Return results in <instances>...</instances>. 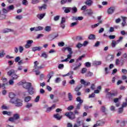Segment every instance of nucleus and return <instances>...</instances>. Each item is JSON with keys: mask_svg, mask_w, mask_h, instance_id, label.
I'll return each instance as SVG.
<instances>
[{"mask_svg": "<svg viewBox=\"0 0 127 127\" xmlns=\"http://www.w3.org/2000/svg\"><path fill=\"white\" fill-rule=\"evenodd\" d=\"M18 85H21L24 89L27 90L28 93H29L30 95H33L35 92V89L32 87V84L30 82L22 81L18 83Z\"/></svg>", "mask_w": 127, "mask_h": 127, "instance_id": "obj_1", "label": "nucleus"}, {"mask_svg": "<svg viewBox=\"0 0 127 127\" xmlns=\"http://www.w3.org/2000/svg\"><path fill=\"white\" fill-rule=\"evenodd\" d=\"M64 50H67V51L69 52V54L67 56V58L64 60H63L61 61L62 63H63V62H68V61H69V59H71L72 57V54H73V52H72V48L66 47L65 48Z\"/></svg>", "mask_w": 127, "mask_h": 127, "instance_id": "obj_2", "label": "nucleus"}, {"mask_svg": "<svg viewBox=\"0 0 127 127\" xmlns=\"http://www.w3.org/2000/svg\"><path fill=\"white\" fill-rule=\"evenodd\" d=\"M76 102H78V104L76 105L75 106V110H80L81 109V106H82V104H83L84 101L81 99V97L78 96L76 99Z\"/></svg>", "mask_w": 127, "mask_h": 127, "instance_id": "obj_3", "label": "nucleus"}, {"mask_svg": "<svg viewBox=\"0 0 127 127\" xmlns=\"http://www.w3.org/2000/svg\"><path fill=\"white\" fill-rule=\"evenodd\" d=\"M65 116L68 118L69 120H75L76 119V116H75L74 114L72 112H66L65 114Z\"/></svg>", "mask_w": 127, "mask_h": 127, "instance_id": "obj_4", "label": "nucleus"}, {"mask_svg": "<svg viewBox=\"0 0 127 127\" xmlns=\"http://www.w3.org/2000/svg\"><path fill=\"white\" fill-rule=\"evenodd\" d=\"M115 10H116V8L114 6L110 7L107 10V12L108 14H113L114 12H115Z\"/></svg>", "mask_w": 127, "mask_h": 127, "instance_id": "obj_5", "label": "nucleus"}, {"mask_svg": "<svg viewBox=\"0 0 127 127\" xmlns=\"http://www.w3.org/2000/svg\"><path fill=\"white\" fill-rule=\"evenodd\" d=\"M124 62H124V60H123L122 62H121L119 59H117L116 60L115 64L117 65V66H119H119H123V65H124Z\"/></svg>", "mask_w": 127, "mask_h": 127, "instance_id": "obj_6", "label": "nucleus"}, {"mask_svg": "<svg viewBox=\"0 0 127 127\" xmlns=\"http://www.w3.org/2000/svg\"><path fill=\"white\" fill-rule=\"evenodd\" d=\"M32 43H33V40H29L27 41V43L25 46V48L27 49L29 48V47L31 46V44H32Z\"/></svg>", "mask_w": 127, "mask_h": 127, "instance_id": "obj_7", "label": "nucleus"}, {"mask_svg": "<svg viewBox=\"0 0 127 127\" xmlns=\"http://www.w3.org/2000/svg\"><path fill=\"white\" fill-rule=\"evenodd\" d=\"M46 15V13H39L37 15V17L40 20H41V19H43L44 18V16Z\"/></svg>", "mask_w": 127, "mask_h": 127, "instance_id": "obj_8", "label": "nucleus"}, {"mask_svg": "<svg viewBox=\"0 0 127 127\" xmlns=\"http://www.w3.org/2000/svg\"><path fill=\"white\" fill-rule=\"evenodd\" d=\"M56 37H58V35H57L53 37L52 35L50 34L47 36V39L50 40V41H52V40H53V39H55Z\"/></svg>", "mask_w": 127, "mask_h": 127, "instance_id": "obj_9", "label": "nucleus"}, {"mask_svg": "<svg viewBox=\"0 0 127 127\" xmlns=\"http://www.w3.org/2000/svg\"><path fill=\"white\" fill-rule=\"evenodd\" d=\"M22 100L21 99H18V100L16 102V103L15 104V107H21L22 106Z\"/></svg>", "mask_w": 127, "mask_h": 127, "instance_id": "obj_10", "label": "nucleus"}, {"mask_svg": "<svg viewBox=\"0 0 127 127\" xmlns=\"http://www.w3.org/2000/svg\"><path fill=\"white\" fill-rule=\"evenodd\" d=\"M63 9L64 10L65 13H69L71 11L70 7H63Z\"/></svg>", "mask_w": 127, "mask_h": 127, "instance_id": "obj_11", "label": "nucleus"}, {"mask_svg": "<svg viewBox=\"0 0 127 127\" xmlns=\"http://www.w3.org/2000/svg\"><path fill=\"white\" fill-rule=\"evenodd\" d=\"M63 116H60V115H59V114L57 113L56 114H55L54 115V118L55 119H56L57 120V121H60V120H61V119H62Z\"/></svg>", "mask_w": 127, "mask_h": 127, "instance_id": "obj_12", "label": "nucleus"}, {"mask_svg": "<svg viewBox=\"0 0 127 127\" xmlns=\"http://www.w3.org/2000/svg\"><path fill=\"white\" fill-rule=\"evenodd\" d=\"M56 107V105L54 104L51 107H49L47 108L46 113H50L52 110H54V109H55V107Z\"/></svg>", "mask_w": 127, "mask_h": 127, "instance_id": "obj_13", "label": "nucleus"}, {"mask_svg": "<svg viewBox=\"0 0 127 127\" xmlns=\"http://www.w3.org/2000/svg\"><path fill=\"white\" fill-rule=\"evenodd\" d=\"M114 58H115V56L114 55H109L107 57L106 60H107V61H113Z\"/></svg>", "mask_w": 127, "mask_h": 127, "instance_id": "obj_14", "label": "nucleus"}, {"mask_svg": "<svg viewBox=\"0 0 127 127\" xmlns=\"http://www.w3.org/2000/svg\"><path fill=\"white\" fill-rule=\"evenodd\" d=\"M42 49V47H33L32 48V51L35 52V51H40Z\"/></svg>", "mask_w": 127, "mask_h": 127, "instance_id": "obj_15", "label": "nucleus"}, {"mask_svg": "<svg viewBox=\"0 0 127 127\" xmlns=\"http://www.w3.org/2000/svg\"><path fill=\"white\" fill-rule=\"evenodd\" d=\"M80 83L81 84L84 85V86H89V85L91 84V83H90L89 82H86L84 79H81Z\"/></svg>", "mask_w": 127, "mask_h": 127, "instance_id": "obj_16", "label": "nucleus"}, {"mask_svg": "<svg viewBox=\"0 0 127 127\" xmlns=\"http://www.w3.org/2000/svg\"><path fill=\"white\" fill-rule=\"evenodd\" d=\"M14 74H15V70L13 69H11L7 72V75L8 76H12Z\"/></svg>", "mask_w": 127, "mask_h": 127, "instance_id": "obj_17", "label": "nucleus"}, {"mask_svg": "<svg viewBox=\"0 0 127 127\" xmlns=\"http://www.w3.org/2000/svg\"><path fill=\"white\" fill-rule=\"evenodd\" d=\"M11 31H13V30L11 29L5 28L2 30V33H7L8 32H11Z\"/></svg>", "mask_w": 127, "mask_h": 127, "instance_id": "obj_18", "label": "nucleus"}, {"mask_svg": "<svg viewBox=\"0 0 127 127\" xmlns=\"http://www.w3.org/2000/svg\"><path fill=\"white\" fill-rule=\"evenodd\" d=\"M88 11V12L85 13V15H89V16H91V15H93L94 14V12L92 9H89Z\"/></svg>", "mask_w": 127, "mask_h": 127, "instance_id": "obj_19", "label": "nucleus"}, {"mask_svg": "<svg viewBox=\"0 0 127 127\" xmlns=\"http://www.w3.org/2000/svg\"><path fill=\"white\" fill-rule=\"evenodd\" d=\"M85 3L86 4V5L91 6V5L93 4V1H92V0H86Z\"/></svg>", "mask_w": 127, "mask_h": 127, "instance_id": "obj_20", "label": "nucleus"}, {"mask_svg": "<svg viewBox=\"0 0 127 127\" xmlns=\"http://www.w3.org/2000/svg\"><path fill=\"white\" fill-rule=\"evenodd\" d=\"M44 30L46 32H50L52 30V27L50 26H47L45 27Z\"/></svg>", "mask_w": 127, "mask_h": 127, "instance_id": "obj_21", "label": "nucleus"}, {"mask_svg": "<svg viewBox=\"0 0 127 127\" xmlns=\"http://www.w3.org/2000/svg\"><path fill=\"white\" fill-rule=\"evenodd\" d=\"M19 99H17V98H12L10 99V103H11L12 104H14L15 105V103L19 100Z\"/></svg>", "mask_w": 127, "mask_h": 127, "instance_id": "obj_22", "label": "nucleus"}, {"mask_svg": "<svg viewBox=\"0 0 127 127\" xmlns=\"http://www.w3.org/2000/svg\"><path fill=\"white\" fill-rule=\"evenodd\" d=\"M31 100V96H27V97H25L24 98V102H25V103H28V102H30Z\"/></svg>", "mask_w": 127, "mask_h": 127, "instance_id": "obj_23", "label": "nucleus"}, {"mask_svg": "<svg viewBox=\"0 0 127 127\" xmlns=\"http://www.w3.org/2000/svg\"><path fill=\"white\" fill-rule=\"evenodd\" d=\"M71 13H76L77 11H78V9H77V7H71Z\"/></svg>", "mask_w": 127, "mask_h": 127, "instance_id": "obj_24", "label": "nucleus"}, {"mask_svg": "<svg viewBox=\"0 0 127 127\" xmlns=\"http://www.w3.org/2000/svg\"><path fill=\"white\" fill-rule=\"evenodd\" d=\"M47 6V5H46V4H44L41 6H39L38 8L39 10H42V9H46Z\"/></svg>", "mask_w": 127, "mask_h": 127, "instance_id": "obj_25", "label": "nucleus"}, {"mask_svg": "<svg viewBox=\"0 0 127 127\" xmlns=\"http://www.w3.org/2000/svg\"><path fill=\"white\" fill-rule=\"evenodd\" d=\"M117 44H119V43H118V42L117 41H116L115 40L112 41L111 45L113 48H115V47H116V45H117Z\"/></svg>", "mask_w": 127, "mask_h": 127, "instance_id": "obj_26", "label": "nucleus"}, {"mask_svg": "<svg viewBox=\"0 0 127 127\" xmlns=\"http://www.w3.org/2000/svg\"><path fill=\"white\" fill-rule=\"evenodd\" d=\"M88 39L90 40H94V39H96V36L94 34H90L88 36Z\"/></svg>", "mask_w": 127, "mask_h": 127, "instance_id": "obj_27", "label": "nucleus"}, {"mask_svg": "<svg viewBox=\"0 0 127 127\" xmlns=\"http://www.w3.org/2000/svg\"><path fill=\"white\" fill-rule=\"evenodd\" d=\"M7 9L8 11L9 10H13L14 9V6L13 5H11L7 7Z\"/></svg>", "mask_w": 127, "mask_h": 127, "instance_id": "obj_28", "label": "nucleus"}, {"mask_svg": "<svg viewBox=\"0 0 127 127\" xmlns=\"http://www.w3.org/2000/svg\"><path fill=\"white\" fill-rule=\"evenodd\" d=\"M107 96L109 99H111V98H112V97H114V96H116V94L112 93L111 92H108Z\"/></svg>", "mask_w": 127, "mask_h": 127, "instance_id": "obj_29", "label": "nucleus"}, {"mask_svg": "<svg viewBox=\"0 0 127 127\" xmlns=\"http://www.w3.org/2000/svg\"><path fill=\"white\" fill-rule=\"evenodd\" d=\"M123 49L121 48L117 50V51H118V53L117 54V57H119V56H121V55H122V52L121 51H123Z\"/></svg>", "mask_w": 127, "mask_h": 127, "instance_id": "obj_30", "label": "nucleus"}, {"mask_svg": "<svg viewBox=\"0 0 127 127\" xmlns=\"http://www.w3.org/2000/svg\"><path fill=\"white\" fill-rule=\"evenodd\" d=\"M93 65H101V64H102V62L95 61L93 62Z\"/></svg>", "mask_w": 127, "mask_h": 127, "instance_id": "obj_31", "label": "nucleus"}, {"mask_svg": "<svg viewBox=\"0 0 127 127\" xmlns=\"http://www.w3.org/2000/svg\"><path fill=\"white\" fill-rule=\"evenodd\" d=\"M97 125H98L100 126H104L105 125V121H99L97 122Z\"/></svg>", "mask_w": 127, "mask_h": 127, "instance_id": "obj_32", "label": "nucleus"}, {"mask_svg": "<svg viewBox=\"0 0 127 127\" xmlns=\"http://www.w3.org/2000/svg\"><path fill=\"white\" fill-rule=\"evenodd\" d=\"M1 12L0 11V20H2V19H4L6 16L3 14H0Z\"/></svg>", "mask_w": 127, "mask_h": 127, "instance_id": "obj_33", "label": "nucleus"}, {"mask_svg": "<svg viewBox=\"0 0 127 127\" xmlns=\"http://www.w3.org/2000/svg\"><path fill=\"white\" fill-rule=\"evenodd\" d=\"M9 97L10 99H13L15 97V94L12 92H11L9 94Z\"/></svg>", "mask_w": 127, "mask_h": 127, "instance_id": "obj_34", "label": "nucleus"}, {"mask_svg": "<svg viewBox=\"0 0 127 127\" xmlns=\"http://www.w3.org/2000/svg\"><path fill=\"white\" fill-rule=\"evenodd\" d=\"M68 98L69 101H72L73 100V96L71 94V93H68Z\"/></svg>", "mask_w": 127, "mask_h": 127, "instance_id": "obj_35", "label": "nucleus"}, {"mask_svg": "<svg viewBox=\"0 0 127 127\" xmlns=\"http://www.w3.org/2000/svg\"><path fill=\"white\" fill-rule=\"evenodd\" d=\"M13 118L14 120H18L19 119V114H15L13 115Z\"/></svg>", "mask_w": 127, "mask_h": 127, "instance_id": "obj_36", "label": "nucleus"}, {"mask_svg": "<svg viewBox=\"0 0 127 127\" xmlns=\"http://www.w3.org/2000/svg\"><path fill=\"white\" fill-rule=\"evenodd\" d=\"M81 65H82V64L81 63H79L77 66L73 68V70H74V71H76V70H78V69H79V67H81Z\"/></svg>", "mask_w": 127, "mask_h": 127, "instance_id": "obj_37", "label": "nucleus"}, {"mask_svg": "<svg viewBox=\"0 0 127 127\" xmlns=\"http://www.w3.org/2000/svg\"><path fill=\"white\" fill-rule=\"evenodd\" d=\"M18 77H19V76H18V75L16 74L15 73H14V74H13L12 75V78L13 79V80H16V79H17V78H18Z\"/></svg>", "mask_w": 127, "mask_h": 127, "instance_id": "obj_38", "label": "nucleus"}, {"mask_svg": "<svg viewBox=\"0 0 127 127\" xmlns=\"http://www.w3.org/2000/svg\"><path fill=\"white\" fill-rule=\"evenodd\" d=\"M81 47H83V44H81L80 43H78L76 45V48H78V49H80V48H81Z\"/></svg>", "mask_w": 127, "mask_h": 127, "instance_id": "obj_39", "label": "nucleus"}, {"mask_svg": "<svg viewBox=\"0 0 127 127\" xmlns=\"http://www.w3.org/2000/svg\"><path fill=\"white\" fill-rule=\"evenodd\" d=\"M82 85H80L78 86H77L75 89V91L76 92H79V91H80V89L82 88Z\"/></svg>", "mask_w": 127, "mask_h": 127, "instance_id": "obj_40", "label": "nucleus"}, {"mask_svg": "<svg viewBox=\"0 0 127 127\" xmlns=\"http://www.w3.org/2000/svg\"><path fill=\"white\" fill-rule=\"evenodd\" d=\"M78 24V23L77 22H74L70 24V27H74V26H76Z\"/></svg>", "mask_w": 127, "mask_h": 127, "instance_id": "obj_41", "label": "nucleus"}, {"mask_svg": "<svg viewBox=\"0 0 127 127\" xmlns=\"http://www.w3.org/2000/svg\"><path fill=\"white\" fill-rule=\"evenodd\" d=\"M93 72H91V71H88L86 74L85 76L86 77H91V76H93Z\"/></svg>", "mask_w": 127, "mask_h": 127, "instance_id": "obj_42", "label": "nucleus"}, {"mask_svg": "<svg viewBox=\"0 0 127 127\" xmlns=\"http://www.w3.org/2000/svg\"><path fill=\"white\" fill-rule=\"evenodd\" d=\"M87 68L86 67H84L83 68H82L81 71V74H85V73H86L87 72Z\"/></svg>", "mask_w": 127, "mask_h": 127, "instance_id": "obj_43", "label": "nucleus"}, {"mask_svg": "<svg viewBox=\"0 0 127 127\" xmlns=\"http://www.w3.org/2000/svg\"><path fill=\"white\" fill-rule=\"evenodd\" d=\"M100 25V23H97V24L92 25L91 26V28H96V27H98Z\"/></svg>", "mask_w": 127, "mask_h": 127, "instance_id": "obj_44", "label": "nucleus"}, {"mask_svg": "<svg viewBox=\"0 0 127 127\" xmlns=\"http://www.w3.org/2000/svg\"><path fill=\"white\" fill-rule=\"evenodd\" d=\"M58 68L59 69H60V70H62L64 68V64H59L58 66Z\"/></svg>", "mask_w": 127, "mask_h": 127, "instance_id": "obj_45", "label": "nucleus"}, {"mask_svg": "<svg viewBox=\"0 0 127 127\" xmlns=\"http://www.w3.org/2000/svg\"><path fill=\"white\" fill-rule=\"evenodd\" d=\"M85 55H83L81 56H80L77 60H76V62H78V61H81V60H82V59H83V58H84L85 57Z\"/></svg>", "mask_w": 127, "mask_h": 127, "instance_id": "obj_46", "label": "nucleus"}, {"mask_svg": "<svg viewBox=\"0 0 127 127\" xmlns=\"http://www.w3.org/2000/svg\"><path fill=\"white\" fill-rule=\"evenodd\" d=\"M23 50H24L23 47L20 46L19 47V51L20 53H22V52H23Z\"/></svg>", "mask_w": 127, "mask_h": 127, "instance_id": "obj_47", "label": "nucleus"}, {"mask_svg": "<svg viewBox=\"0 0 127 127\" xmlns=\"http://www.w3.org/2000/svg\"><path fill=\"white\" fill-rule=\"evenodd\" d=\"M67 110L68 111H72V110H74V106L70 105V106H68L67 108Z\"/></svg>", "mask_w": 127, "mask_h": 127, "instance_id": "obj_48", "label": "nucleus"}, {"mask_svg": "<svg viewBox=\"0 0 127 127\" xmlns=\"http://www.w3.org/2000/svg\"><path fill=\"white\" fill-rule=\"evenodd\" d=\"M22 2L23 5H27V4H28V1L27 0H23Z\"/></svg>", "mask_w": 127, "mask_h": 127, "instance_id": "obj_49", "label": "nucleus"}, {"mask_svg": "<svg viewBox=\"0 0 127 127\" xmlns=\"http://www.w3.org/2000/svg\"><path fill=\"white\" fill-rule=\"evenodd\" d=\"M60 16L57 15V16L54 17V20L55 21H58V20L60 19Z\"/></svg>", "mask_w": 127, "mask_h": 127, "instance_id": "obj_50", "label": "nucleus"}, {"mask_svg": "<svg viewBox=\"0 0 127 127\" xmlns=\"http://www.w3.org/2000/svg\"><path fill=\"white\" fill-rule=\"evenodd\" d=\"M84 65L85 67H87V68H89V67H91V64L89 62H86L84 64Z\"/></svg>", "mask_w": 127, "mask_h": 127, "instance_id": "obj_51", "label": "nucleus"}, {"mask_svg": "<svg viewBox=\"0 0 127 127\" xmlns=\"http://www.w3.org/2000/svg\"><path fill=\"white\" fill-rule=\"evenodd\" d=\"M32 107V103H27L26 105V108L27 109H30V108H31Z\"/></svg>", "mask_w": 127, "mask_h": 127, "instance_id": "obj_52", "label": "nucleus"}, {"mask_svg": "<svg viewBox=\"0 0 127 127\" xmlns=\"http://www.w3.org/2000/svg\"><path fill=\"white\" fill-rule=\"evenodd\" d=\"M34 63V67L35 69H37V67H38V66H37V65H38V64H39V63L37 61H35Z\"/></svg>", "mask_w": 127, "mask_h": 127, "instance_id": "obj_53", "label": "nucleus"}, {"mask_svg": "<svg viewBox=\"0 0 127 127\" xmlns=\"http://www.w3.org/2000/svg\"><path fill=\"white\" fill-rule=\"evenodd\" d=\"M123 39H124V37H120L118 40H117L116 41L117 42V43H120V42H122L123 41Z\"/></svg>", "mask_w": 127, "mask_h": 127, "instance_id": "obj_54", "label": "nucleus"}, {"mask_svg": "<svg viewBox=\"0 0 127 127\" xmlns=\"http://www.w3.org/2000/svg\"><path fill=\"white\" fill-rule=\"evenodd\" d=\"M14 60H15V62H16V63H17V62L19 63V61H20V57H17L15 58Z\"/></svg>", "mask_w": 127, "mask_h": 127, "instance_id": "obj_55", "label": "nucleus"}, {"mask_svg": "<svg viewBox=\"0 0 127 127\" xmlns=\"http://www.w3.org/2000/svg\"><path fill=\"white\" fill-rule=\"evenodd\" d=\"M58 45L60 47H63V46H64V45H65V43H64V42H60L58 43Z\"/></svg>", "mask_w": 127, "mask_h": 127, "instance_id": "obj_56", "label": "nucleus"}, {"mask_svg": "<svg viewBox=\"0 0 127 127\" xmlns=\"http://www.w3.org/2000/svg\"><path fill=\"white\" fill-rule=\"evenodd\" d=\"M101 44V42L100 41H97L95 43V45L94 46V47H98L100 46V44Z\"/></svg>", "mask_w": 127, "mask_h": 127, "instance_id": "obj_57", "label": "nucleus"}, {"mask_svg": "<svg viewBox=\"0 0 127 127\" xmlns=\"http://www.w3.org/2000/svg\"><path fill=\"white\" fill-rule=\"evenodd\" d=\"M41 57H44V58H47L48 57V56H47V54H46V53H43V54H42L41 55Z\"/></svg>", "mask_w": 127, "mask_h": 127, "instance_id": "obj_58", "label": "nucleus"}, {"mask_svg": "<svg viewBox=\"0 0 127 127\" xmlns=\"http://www.w3.org/2000/svg\"><path fill=\"white\" fill-rule=\"evenodd\" d=\"M39 99H40V96H37V97L35 99V103H38V102H39Z\"/></svg>", "mask_w": 127, "mask_h": 127, "instance_id": "obj_59", "label": "nucleus"}, {"mask_svg": "<svg viewBox=\"0 0 127 127\" xmlns=\"http://www.w3.org/2000/svg\"><path fill=\"white\" fill-rule=\"evenodd\" d=\"M69 84L70 85H74L75 84V80L74 79H71L69 81Z\"/></svg>", "mask_w": 127, "mask_h": 127, "instance_id": "obj_60", "label": "nucleus"}, {"mask_svg": "<svg viewBox=\"0 0 127 127\" xmlns=\"http://www.w3.org/2000/svg\"><path fill=\"white\" fill-rule=\"evenodd\" d=\"M22 69H23V66H22V65H19L17 67L18 71H21V70H22Z\"/></svg>", "mask_w": 127, "mask_h": 127, "instance_id": "obj_61", "label": "nucleus"}, {"mask_svg": "<svg viewBox=\"0 0 127 127\" xmlns=\"http://www.w3.org/2000/svg\"><path fill=\"white\" fill-rule=\"evenodd\" d=\"M123 111H124V108H123L122 107L119 108L118 110L119 114H122V113H123Z\"/></svg>", "mask_w": 127, "mask_h": 127, "instance_id": "obj_62", "label": "nucleus"}, {"mask_svg": "<svg viewBox=\"0 0 127 127\" xmlns=\"http://www.w3.org/2000/svg\"><path fill=\"white\" fill-rule=\"evenodd\" d=\"M39 0H32V3L35 4V3H38Z\"/></svg>", "mask_w": 127, "mask_h": 127, "instance_id": "obj_63", "label": "nucleus"}, {"mask_svg": "<svg viewBox=\"0 0 127 127\" xmlns=\"http://www.w3.org/2000/svg\"><path fill=\"white\" fill-rule=\"evenodd\" d=\"M87 9V6L84 5L81 8V10H86Z\"/></svg>", "mask_w": 127, "mask_h": 127, "instance_id": "obj_64", "label": "nucleus"}]
</instances>
